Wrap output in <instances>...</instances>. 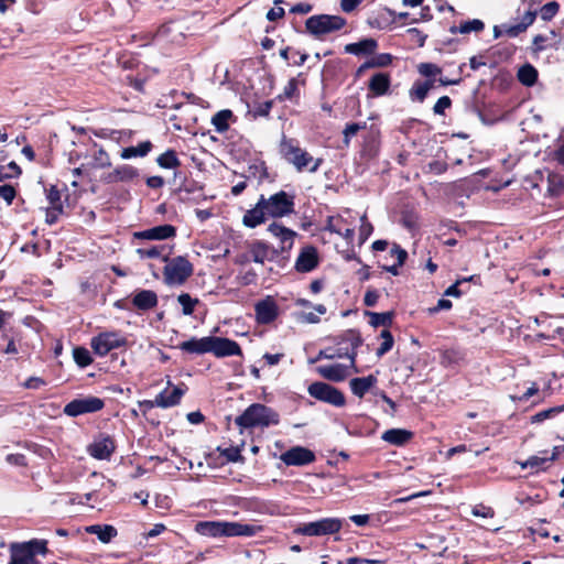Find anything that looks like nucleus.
Returning <instances> with one entry per match:
<instances>
[{
    "mask_svg": "<svg viewBox=\"0 0 564 564\" xmlns=\"http://www.w3.org/2000/svg\"><path fill=\"white\" fill-rule=\"evenodd\" d=\"M279 150L282 158L297 172L307 170L315 173L323 163V159H314L307 151L299 147L296 140L288 139L285 135L281 139Z\"/></svg>",
    "mask_w": 564,
    "mask_h": 564,
    "instance_id": "nucleus-1",
    "label": "nucleus"
},
{
    "mask_svg": "<svg viewBox=\"0 0 564 564\" xmlns=\"http://www.w3.org/2000/svg\"><path fill=\"white\" fill-rule=\"evenodd\" d=\"M236 424L245 427L269 426L279 423V415L263 404L250 405L241 415L236 417Z\"/></svg>",
    "mask_w": 564,
    "mask_h": 564,
    "instance_id": "nucleus-2",
    "label": "nucleus"
},
{
    "mask_svg": "<svg viewBox=\"0 0 564 564\" xmlns=\"http://www.w3.org/2000/svg\"><path fill=\"white\" fill-rule=\"evenodd\" d=\"M260 198L269 218H282L294 213L295 197L284 191H280L269 197L260 195Z\"/></svg>",
    "mask_w": 564,
    "mask_h": 564,
    "instance_id": "nucleus-3",
    "label": "nucleus"
},
{
    "mask_svg": "<svg viewBox=\"0 0 564 564\" xmlns=\"http://www.w3.org/2000/svg\"><path fill=\"white\" fill-rule=\"evenodd\" d=\"M162 260L166 262L163 276L164 282L169 285H181L193 273V265L185 257L178 256L169 260L167 257L164 256Z\"/></svg>",
    "mask_w": 564,
    "mask_h": 564,
    "instance_id": "nucleus-4",
    "label": "nucleus"
},
{
    "mask_svg": "<svg viewBox=\"0 0 564 564\" xmlns=\"http://www.w3.org/2000/svg\"><path fill=\"white\" fill-rule=\"evenodd\" d=\"M343 528V520L338 518H323L317 521L302 523L294 528L293 533L305 536H323L337 533Z\"/></svg>",
    "mask_w": 564,
    "mask_h": 564,
    "instance_id": "nucleus-5",
    "label": "nucleus"
},
{
    "mask_svg": "<svg viewBox=\"0 0 564 564\" xmlns=\"http://www.w3.org/2000/svg\"><path fill=\"white\" fill-rule=\"evenodd\" d=\"M346 24V20L340 15H312L306 22L307 31L316 36L328 34L340 30Z\"/></svg>",
    "mask_w": 564,
    "mask_h": 564,
    "instance_id": "nucleus-6",
    "label": "nucleus"
},
{
    "mask_svg": "<svg viewBox=\"0 0 564 564\" xmlns=\"http://www.w3.org/2000/svg\"><path fill=\"white\" fill-rule=\"evenodd\" d=\"M307 392L316 400L334 406H344L346 403L345 395L339 389L322 381L311 383Z\"/></svg>",
    "mask_w": 564,
    "mask_h": 564,
    "instance_id": "nucleus-7",
    "label": "nucleus"
},
{
    "mask_svg": "<svg viewBox=\"0 0 564 564\" xmlns=\"http://www.w3.org/2000/svg\"><path fill=\"white\" fill-rule=\"evenodd\" d=\"M127 345V338L119 332H104L94 336L90 346L98 356H106L112 349Z\"/></svg>",
    "mask_w": 564,
    "mask_h": 564,
    "instance_id": "nucleus-8",
    "label": "nucleus"
},
{
    "mask_svg": "<svg viewBox=\"0 0 564 564\" xmlns=\"http://www.w3.org/2000/svg\"><path fill=\"white\" fill-rule=\"evenodd\" d=\"M105 406L104 400L97 397L74 399L64 406V413L76 417L87 413H95Z\"/></svg>",
    "mask_w": 564,
    "mask_h": 564,
    "instance_id": "nucleus-9",
    "label": "nucleus"
},
{
    "mask_svg": "<svg viewBox=\"0 0 564 564\" xmlns=\"http://www.w3.org/2000/svg\"><path fill=\"white\" fill-rule=\"evenodd\" d=\"M346 341L350 343L351 349H324L318 352L317 359H335V358H348L350 366L355 368V361L357 356V348L361 345L362 340L355 332L349 330L345 334Z\"/></svg>",
    "mask_w": 564,
    "mask_h": 564,
    "instance_id": "nucleus-10",
    "label": "nucleus"
},
{
    "mask_svg": "<svg viewBox=\"0 0 564 564\" xmlns=\"http://www.w3.org/2000/svg\"><path fill=\"white\" fill-rule=\"evenodd\" d=\"M280 458L288 466H305L316 459L314 452L303 446L291 447Z\"/></svg>",
    "mask_w": 564,
    "mask_h": 564,
    "instance_id": "nucleus-11",
    "label": "nucleus"
},
{
    "mask_svg": "<svg viewBox=\"0 0 564 564\" xmlns=\"http://www.w3.org/2000/svg\"><path fill=\"white\" fill-rule=\"evenodd\" d=\"M210 352L217 358L242 355L241 348L237 341L226 337L216 336H212Z\"/></svg>",
    "mask_w": 564,
    "mask_h": 564,
    "instance_id": "nucleus-12",
    "label": "nucleus"
},
{
    "mask_svg": "<svg viewBox=\"0 0 564 564\" xmlns=\"http://www.w3.org/2000/svg\"><path fill=\"white\" fill-rule=\"evenodd\" d=\"M268 232L279 240V247L281 251H288L292 249L296 232L290 228H286L280 223L273 221L267 228Z\"/></svg>",
    "mask_w": 564,
    "mask_h": 564,
    "instance_id": "nucleus-13",
    "label": "nucleus"
},
{
    "mask_svg": "<svg viewBox=\"0 0 564 564\" xmlns=\"http://www.w3.org/2000/svg\"><path fill=\"white\" fill-rule=\"evenodd\" d=\"M176 235V229L172 225H160L133 234L134 239L140 240H165L173 238Z\"/></svg>",
    "mask_w": 564,
    "mask_h": 564,
    "instance_id": "nucleus-14",
    "label": "nucleus"
},
{
    "mask_svg": "<svg viewBox=\"0 0 564 564\" xmlns=\"http://www.w3.org/2000/svg\"><path fill=\"white\" fill-rule=\"evenodd\" d=\"M254 312L259 324H270L276 318L279 308L273 299L267 297L256 304Z\"/></svg>",
    "mask_w": 564,
    "mask_h": 564,
    "instance_id": "nucleus-15",
    "label": "nucleus"
},
{
    "mask_svg": "<svg viewBox=\"0 0 564 564\" xmlns=\"http://www.w3.org/2000/svg\"><path fill=\"white\" fill-rule=\"evenodd\" d=\"M115 443L109 436H101L88 446V453L97 459H109L115 452Z\"/></svg>",
    "mask_w": 564,
    "mask_h": 564,
    "instance_id": "nucleus-16",
    "label": "nucleus"
},
{
    "mask_svg": "<svg viewBox=\"0 0 564 564\" xmlns=\"http://www.w3.org/2000/svg\"><path fill=\"white\" fill-rule=\"evenodd\" d=\"M257 532L256 525L221 521V536H253Z\"/></svg>",
    "mask_w": 564,
    "mask_h": 564,
    "instance_id": "nucleus-17",
    "label": "nucleus"
},
{
    "mask_svg": "<svg viewBox=\"0 0 564 564\" xmlns=\"http://www.w3.org/2000/svg\"><path fill=\"white\" fill-rule=\"evenodd\" d=\"M317 264L318 256L316 249L312 246H307L300 252L295 262V269L299 272H310L315 269Z\"/></svg>",
    "mask_w": 564,
    "mask_h": 564,
    "instance_id": "nucleus-18",
    "label": "nucleus"
},
{
    "mask_svg": "<svg viewBox=\"0 0 564 564\" xmlns=\"http://www.w3.org/2000/svg\"><path fill=\"white\" fill-rule=\"evenodd\" d=\"M268 218L269 216L264 209V205L261 204V198L259 197L257 204L245 213L242 224L248 228H256L265 223Z\"/></svg>",
    "mask_w": 564,
    "mask_h": 564,
    "instance_id": "nucleus-19",
    "label": "nucleus"
},
{
    "mask_svg": "<svg viewBox=\"0 0 564 564\" xmlns=\"http://www.w3.org/2000/svg\"><path fill=\"white\" fill-rule=\"evenodd\" d=\"M316 371L324 379L334 382L344 381L348 376V367L341 364L318 366Z\"/></svg>",
    "mask_w": 564,
    "mask_h": 564,
    "instance_id": "nucleus-20",
    "label": "nucleus"
},
{
    "mask_svg": "<svg viewBox=\"0 0 564 564\" xmlns=\"http://www.w3.org/2000/svg\"><path fill=\"white\" fill-rule=\"evenodd\" d=\"M210 339L212 336H206L202 338L193 337L186 341H183L178 345V348L188 354L203 355L206 352H210Z\"/></svg>",
    "mask_w": 564,
    "mask_h": 564,
    "instance_id": "nucleus-21",
    "label": "nucleus"
},
{
    "mask_svg": "<svg viewBox=\"0 0 564 564\" xmlns=\"http://www.w3.org/2000/svg\"><path fill=\"white\" fill-rule=\"evenodd\" d=\"M132 304L139 311H149L158 305V295L152 290H141L132 296Z\"/></svg>",
    "mask_w": 564,
    "mask_h": 564,
    "instance_id": "nucleus-22",
    "label": "nucleus"
},
{
    "mask_svg": "<svg viewBox=\"0 0 564 564\" xmlns=\"http://www.w3.org/2000/svg\"><path fill=\"white\" fill-rule=\"evenodd\" d=\"M378 42L375 39L368 37L356 43H349L345 46V52L352 55H370L376 52Z\"/></svg>",
    "mask_w": 564,
    "mask_h": 564,
    "instance_id": "nucleus-23",
    "label": "nucleus"
},
{
    "mask_svg": "<svg viewBox=\"0 0 564 564\" xmlns=\"http://www.w3.org/2000/svg\"><path fill=\"white\" fill-rule=\"evenodd\" d=\"M184 390L180 387H174L172 390H164L156 395L154 403L160 408H170L180 403Z\"/></svg>",
    "mask_w": 564,
    "mask_h": 564,
    "instance_id": "nucleus-24",
    "label": "nucleus"
},
{
    "mask_svg": "<svg viewBox=\"0 0 564 564\" xmlns=\"http://www.w3.org/2000/svg\"><path fill=\"white\" fill-rule=\"evenodd\" d=\"M391 78L388 73H376L369 80V90L375 96H383L389 91Z\"/></svg>",
    "mask_w": 564,
    "mask_h": 564,
    "instance_id": "nucleus-25",
    "label": "nucleus"
},
{
    "mask_svg": "<svg viewBox=\"0 0 564 564\" xmlns=\"http://www.w3.org/2000/svg\"><path fill=\"white\" fill-rule=\"evenodd\" d=\"M11 560L9 564H40L26 547H18V543L10 545Z\"/></svg>",
    "mask_w": 564,
    "mask_h": 564,
    "instance_id": "nucleus-26",
    "label": "nucleus"
},
{
    "mask_svg": "<svg viewBox=\"0 0 564 564\" xmlns=\"http://www.w3.org/2000/svg\"><path fill=\"white\" fill-rule=\"evenodd\" d=\"M376 383L377 378L373 375H369L367 377L351 379L349 386L355 395L362 398Z\"/></svg>",
    "mask_w": 564,
    "mask_h": 564,
    "instance_id": "nucleus-27",
    "label": "nucleus"
},
{
    "mask_svg": "<svg viewBox=\"0 0 564 564\" xmlns=\"http://www.w3.org/2000/svg\"><path fill=\"white\" fill-rule=\"evenodd\" d=\"M412 437V433L410 431H406V430H402V429H391V430H387L381 438L387 442V443H390L392 445H397V446H401V445H404L405 443H408Z\"/></svg>",
    "mask_w": 564,
    "mask_h": 564,
    "instance_id": "nucleus-28",
    "label": "nucleus"
},
{
    "mask_svg": "<svg viewBox=\"0 0 564 564\" xmlns=\"http://www.w3.org/2000/svg\"><path fill=\"white\" fill-rule=\"evenodd\" d=\"M86 532L97 535L102 543H109L117 535V529L109 524L89 525L86 528Z\"/></svg>",
    "mask_w": 564,
    "mask_h": 564,
    "instance_id": "nucleus-29",
    "label": "nucleus"
},
{
    "mask_svg": "<svg viewBox=\"0 0 564 564\" xmlns=\"http://www.w3.org/2000/svg\"><path fill=\"white\" fill-rule=\"evenodd\" d=\"M137 175H138V172L132 166L121 165V166H118L117 169H115L112 172H110L105 177V181L108 183L129 181V180L134 178Z\"/></svg>",
    "mask_w": 564,
    "mask_h": 564,
    "instance_id": "nucleus-30",
    "label": "nucleus"
},
{
    "mask_svg": "<svg viewBox=\"0 0 564 564\" xmlns=\"http://www.w3.org/2000/svg\"><path fill=\"white\" fill-rule=\"evenodd\" d=\"M195 531L204 536L220 538L221 521H199L195 525Z\"/></svg>",
    "mask_w": 564,
    "mask_h": 564,
    "instance_id": "nucleus-31",
    "label": "nucleus"
},
{
    "mask_svg": "<svg viewBox=\"0 0 564 564\" xmlns=\"http://www.w3.org/2000/svg\"><path fill=\"white\" fill-rule=\"evenodd\" d=\"M390 254L391 257H395L397 258V263L392 264V265H383L382 269L393 275H398L399 274V267L403 265L406 258H408V252L402 249L399 245L397 243H393L391 250H390Z\"/></svg>",
    "mask_w": 564,
    "mask_h": 564,
    "instance_id": "nucleus-32",
    "label": "nucleus"
},
{
    "mask_svg": "<svg viewBox=\"0 0 564 564\" xmlns=\"http://www.w3.org/2000/svg\"><path fill=\"white\" fill-rule=\"evenodd\" d=\"M151 149H152V143L150 141H144V142L139 143L135 147L124 148L121 151V158L123 160H129V159L138 158V156L142 158V156H145L151 151Z\"/></svg>",
    "mask_w": 564,
    "mask_h": 564,
    "instance_id": "nucleus-33",
    "label": "nucleus"
},
{
    "mask_svg": "<svg viewBox=\"0 0 564 564\" xmlns=\"http://www.w3.org/2000/svg\"><path fill=\"white\" fill-rule=\"evenodd\" d=\"M234 117V113L229 109H224L216 112L212 118V124L215 130L223 133L229 129V120Z\"/></svg>",
    "mask_w": 564,
    "mask_h": 564,
    "instance_id": "nucleus-34",
    "label": "nucleus"
},
{
    "mask_svg": "<svg viewBox=\"0 0 564 564\" xmlns=\"http://www.w3.org/2000/svg\"><path fill=\"white\" fill-rule=\"evenodd\" d=\"M433 87L434 80L416 82L410 90V97L412 100L422 102Z\"/></svg>",
    "mask_w": 564,
    "mask_h": 564,
    "instance_id": "nucleus-35",
    "label": "nucleus"
},
{
    "mask_svg": "<svg viewBox=\"0 0 564 564\" xmlns=\"http://www.w3.org/2000/svg\"><path fill=\"white\" fill-rule=\"evenodd\" d=\"M518 79L524 86H532L538 79V70L530 64L523 65L518 72Z\"/></svg>",
    "mask_w": 564,
    "mask_h": 564,
    "instance_id": "nucleus-36",
    "label": "nucleus"
},
{
    "mask_svg": "<svg viewBox=\"0 0 564 564\" xmlns=\"http://www.w3.org/2000/svg\"><path fill=\"white\" fill-rule=\"evenodd\" d=\"M269 252L270 247L263 241H257L250 248L251 258L257 263H263L268 259Z\"/></svg>",
    "mask_w": 564,
    "mask_h": 564,
    "instance_id": "nucleus-37",
    "label": "nucleus"
},
{
    "mask_svg": "<svg viewBox=\"0 0 564 564\" xmlns=\"http://www.w3.org/2000/svg\"><path fill=\"white\" fill-rule=\"evenodd\" d=\"M366 315L370 317V325L373 327L384 326L389 327L392 324L393 312H366Z\"/></svg>",
    "mask_w": 564,
    "mask_h": 564,
    "instance_id": "nucleus-38",
    "label": "nucleus"
},
{
    "mask_svg": "<svg viewBox=\"0 0 564 564\" xmlns=\"http://www.w3.org/2000/svg\"><path fill=\"white\" fill-rule=\"evenodd\" d=\"M158 164L163 169H174L181 165L176 152L167 150L156 159Z\"/></svg>",
    "mask_w": 564,
    "mask_h": 564,
    "instance_id": "nucleus-39",
    "label": "nucleus"
},
{
    "mask_svg": "<svg viewBox=\"0 0 564 564\" xmlns=\"http://www.w3.org/2000/svg\"><path fill=\"white\" fill-rule=\"evenodd\" d=\"M378 147L379 143L377 140V135L375 133H369L364 140V145L361 150L362 156H366L368 159L375 158L378 152Z\"/></svg>",
    "mask_w": 564,
    "mask_h": 564,
    "instance_id": "nucleus-40",
    "label": "nucleus"
},
{
    "mask_svg": "<svg viewBox=\"0 0 564 564\" xmlns=\"http://www.w3.org/2000/svg\"><path fill=\"white\" fill-rule=\"evenodd\" d=\"M111 165L110 158L104 149H99L93 156V160L87 163L89 169H105Z\"/></svg>",
    "mask_w": 564,
    "mask_h": 564,
    "instance_id": "nucleus-41",
    "label": "nucleus"
},
{
    "mask_svg": "<svg viewBox=\"0 0 564 564\" xmlns=\"http://www.w3.org/2000/svg\"><path fill=\"white\" fill-rule=\"evenodd\" d=\"M555 460V454H552L550 457H540V456H531L527 460L521 462L520 466L522 469L532 468L540 469L543 467L545 463H550Z\"/></svg>",
    "mask_w": 564,
    "mask_h": 564,
    "instance_id": "nucleus-42",
    "label": "nucleus"
},
{
    "mask_svg": "<svg viewBox=\"0 0 564 564\" xmlns=\"http://www.w3.org/2000/svg\"><path fill=\"white\" fill-rule=\"evenodd\" d=\"M46 544L47 542L45 540H31L21 544L18 543V547H26V550L31 551L35 557L36 554L46 555Z\"/></svg>",
    "mask_w": 564,
    "mask_h": 564,
    "instance_id": "nucleus-43",
    "label": "nucleus"
},
{
    "mask_svg": "<svg viewBox=\"0 0 564 564\" xmlns=\"http://www.w3.org/2000/svg\"><path fill=\"white\" fill-rule=\"evenodd\" d=\"M367 127V123L366 122H352V123H348L346 124L344 131H343V134H344V139H343V143H344V147L347 148L349 147V143H350V139L352 137H355L360 130H364L366 129Z\"/></svg>",
    "mask_w": 564,
    "mask_h": 564,
    "instance_id": "nucleus-44",
    "label": "nucleus"
},
{
    "mask_svg": "<svg viewBox=\"0 0 564 564\" xmlns=\"http://www.w3.org/2000/svg\"><path fill=\"white\" fill-rule=\"evenodd\" d=\"M73 357L80 368H85L93 362L89 350L84 347H75L73 350Z\"/></svg>",
    "mask_w": 564,
    "mask_h": 564,
    "instance_id": "nucleus-45",
    "label": "nucleus"
},
{
    "mask_svg": "<svg viewBox=\"0 0 564 564\" xmlns=\"http://www.w3.org/2000/svg\"><path fill=\"white\" fill-rule=\"evenodd\" d=\"M177 302L181 304L184 315L193 314L196 304H198V300L193 299L188 293H181L177 296Z\"/></svg>",
    "mask_w": 564,
    "mask_h": 564,
    "instance_id": "nucleus-46",
    "label": "nucleus"
},
{
    "mask_svg": "<svg viewBox=\"0 0 564 564\" xmlns=\"http://www.w3.org/2000/svg\"><path fill=\"white\" fill-rule=\"evenodd\" d=\"M21 174V169L15 162H10L7 165L0 166V182L18 177Z\"/></svg>",
    "mask_w": 564,
    "mask_h": 564,
    "instance_id": "nucleus-47",
    "label": "nucleus"
},
{
    "mask_svg": "<svg viewBox=\"0 0 564 564\" xmlns=\"http://www.w3.org/2000/svg\"><path fill=\"white\" fill-rule=\"evenodd\" d=\"M563 411H564V404L560 405V406H553V408L540 411L531 417V422L532 423H541L544 420L551 419Z\"/></svg>",
    "mask_w": 564,
    "mask_h": 564,
    "instance_id": "nucleus-48",
    "label": "nucleus"
},
{
    "mask_svg": "<svg viewBox=\"0 0 564 564\" xmlns=\"http://www.w3.org/2000/svg\"><path fill=\"white\" fill-rule=\"evenodd\" d=\"M485 29V23L479 19L463 22L459 26L460 34H468L470 32L479 33Z\"/></svg>",
    "mask_w": 564,
    "mask_h": 564,
    "instance_id": "nucleus-49",
    "label": "nucleus"
},
{
    "mask_svg": "<svg viewBox=\"0 0 564 564\" xmlns=\"http://www.w3.org/2000/svg\"><path fill=\"white\" fill-rule=\"evenodd\" d=\"M382 343L380 347L377 349V356L381 357L386 355L389 350H391L393 346V336L388 329H383L381 332Z\"/></svg>",
    "mask_w": 564,
    "mask_h": 564,
    "instance_id": "nucleus-50",
    "label": "nucleus"
},
{
    "mask_svg": "<svg viewBox=\"0 0 564 564\" xmlns=\"http://www.w3.org/2000/svg\"><path fill=\"white\" fill-rule=\"evenodd\" d=\"M560 6L556 1L545 3L540 11L543 21H551L558 12Z\"/></svg>",
    "mask_w": 564,
    "mask_h": 564,
    "instance_id": "nucleus-51",
    "label": "nucleus"
},
{
    "mask_svg": "<svg viewBox=\"0 0 564 564\" xmlns=\"http://www.w3.org/2000/svg\"><path fill=\"white\" fill-rule=\"evenodd\" d=\"M217 451L220 453L221 456L226 457L228 462L236 463L242 459L240 449L237 446H230L226 448L218 446Z\"/></svg>",
    "mask_w": 564,
    "mask_h": 564,
    "instance_id": "nucleus-52",
    "label": "nucleus"
},
{
    "mask_svg": "<svg viewBox=\"0 0 564 564\" xmlns=\"http://www.w3.org/2000/svg\"><path fill=\"white\" fill-rule=\"evenodd\" d=\"M163 250L164 247L153 246L150 248H139L137 249V253L141 259H155L162 257Z\"/></svg>",
    "mask_w": 564,
    "mask_h": 564,
    "instance_id": "nucleus-53",
    "label": "nucleus"
},
{
    "mask_svg": "<svg viewBox=\"0 0 564 564\" xmlns=\"http://www.w3.org/2000/svg\"><path fill=\"white\" fill-rule=\"evenodd\" d=\"M299 84H300L299 78H291L288 82V84L285 85L283 95L281 97H283L285 99H293L295 97H299V95H300Z\"/></svg>",
    "mask_w": 564,
    "mask_h": 564,
    "instance_id": "nucleus-54",
    "label": "nucleus"
},
{
    "mask_svg": "<svg viewBox=\"0 0 564 564\" xmlns=\"http://www.w3.org/2000/svg\"><path fill=\"white\" fill-rule=\"evenodd\" d=\"M392 59H393V57L391 54L381 53V54H378V55L371 57L369 61H370V65L372 66V68H375V67H387L392 63Z\"/></svg>",
    "mask_w": 564,
    "mask_h": 564,
    "instance_id": "nucleus-55",
    "label": "nucleus"
},
{
    "mask_svg": "<svg viewBox=\"0 0 564 564\" xmlns=\"http://www.w3.org/2000/svg\"><path fill=\"white\" fill-rule=\"evenodd\" d=\"M47 199L51 204V207L54 210L62 212L63 207L61 204V194L55 186H52L47 193Z\"/></svg>",
    "mask_w": 564,
    "mask_h": 564,
    "instance_id": "nucleus-56",
    "label": "nucleus"
},
{
    "mask_svg": "<svg viewBox=\"0 0 564 564\" xmlns=\"http://www.w3.org/2000/svg\"><path fill=\"white\" fill-rule=\"evenodd\" d=\"M471 514L474 517L487 519V518H492L495 516V511L491 507H488L485 505H476L471 509Z\"/></svg>",
    "mask_w": 564,
    "mask_h": 564,
    "instance_id": "nucleus-57",
    "label": "nucleus"
},
{
    "mask_svg": "<svg viewBox=\"0 0 564 564\" xmlns=\"http://www.w3.org/2000/svg\"><path fill=\"white\" fill-rule=\"evenodd\" d=\"M419 73L425 77H432L441 73V68L432 63H422L419 65Z\"/></svg>",
    "mask_w": 564,
    "mask_h": 564,
    "instance_id": "nucleus-58",
    "label": "nucleus"
},
{
    "mask_svg": "<svg viewBox=\"0 0 564 564\" xmlns=\"http://www.w3.org/2000/svg\"><path fill=\"white\" fill-rule=\"evenodd\" d=\"M15 194L17 192L12 185H0V197L3 198L8 205L13 202Z\"/></svg>",
    "mask_w": 564,
    "mask_h": 564,
    "instance_id": "nucleus-59",
    "label": "nucleus"
},
{
    "mask_svg": "<svg viewBox=\"0 0 564 564\" xmlns=\"http://www.w3.org/2000/svg\"><path fill=\"white\" fill-rule=\"evenodd\" d=\"M408 34L410 35L411 41L417 46H424L425 40L427 37L426 34L415 28L409 29Z\"/></svg>",
    "mask_w": 564,
    "mask_h": 564,
    "instance_id": "nucleus-60",
    "label": "nucleus"
},
{
    "mask_svg": "<svg viewBox=\"0 0 564 564\" xmlns=\"http://www.w3.org/2000/svg\"><path fill=\"white\" fill-rule=\"evenodd\" d=\"M452 105V100L448 96L441 97L433 107V111L435 115H443L445 109L449 108Z\"/></svg>",
    "mask_w": 564,
    "mask_h": 564,
    "instance_id": "nucleus-61",
    "label": "nucleus"
},
{
    "mask_svg": "<svg viewBox=\"0 0 564 564\" xmlns=\"http://www.w3.org/2000/svg\"><path fill=\"white\" fill-rule=\"evenodd\" d=\"M536 18V12L532 10H528L521 18L519 24L527 30L531 24H533Z\"/></svg>",
    "mask_w": 564,
    "mask_h": 564,
    "instance_id": "nucleus-62",
    "label": "nucleus"
},
{
    "mask_svg": "<svg viewBox=\"0 0 564 564\" xmlns=\"http://www.w3.org/2000/svg\"><path fill=\"white\" fill-rule=\"evenodd\" d=\"M379 300V293L376 290H368L364 297V303L366 306H375Z\"/></svg>",
    "mask_w": 564,
    "mask_h": 564,
    "instance_id": "nucleus-63",
    "label": "nucleus"
},
{
    "mask_svg": "<svg viewBox=\"0 0 564 564\" xmlns=\"http://www.w3.org/2000/svg\"><path fill=\"white\" fill-rule=\"evenodd\" d=\"M46 384L45 380L40 377H30L25 382L26 389H40Z\"/></svg>",
    "mask_w": 564,
    "mask_h": 564,
    "instance_id": "nucleus-64",
    "label": "nucleus"
}]
</instances>
